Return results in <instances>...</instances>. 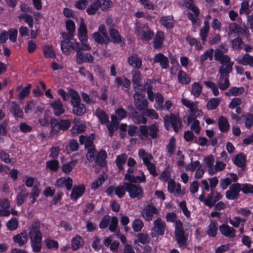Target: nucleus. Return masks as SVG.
Here are the masks:
<instances>
[{
  "instance_id": "nucleus-36",
  "label": "nucleus",
  "mask_w": 253,
  "mask_h": 253,
  "mask_svg": "<svg viewBox=\"0 0 253 253\" xmlns=\"http://www.w3.org/2000/svg\"><path fill=\"white\" fill-rule=\"evenodd\" d=\"M84 244V241L80 236H76L71 241V248L73 250L76 251L82 247Z\"/></svg>"
},
{
  "instance_id": "nucleus-5",
  "label": "nucleus",
  "mask_w": 253,
  "mask_h": 253,
  "mask_svg": "<svg viewBox=\"0 0 253 253\" xmlns=\"http://www.w3.org/2000/svg\"><path fill=\"white\" fill-rule=\"evenodd\" d=\"M134 29L135 35L138 39L142 41H149L154 37V31L146 24L137 22L134 24Z\"/></svg>"
},
{
  "instance_id": "nucleus-29",
  "label": "nucleus",
  "mask_w": 253,
  "mask_h": 253,
  "mask_svg": "<svg viewBox=\"0 0 253 253\" xmlns=\"http://www.w3.org/2000/svg\"><path fill=\"white\" fill-rule=\"evenodd\" d=\"M126 180H127L130 183H142L146 181V177L144 174L142 172L139 176H134L132 174L126 173L125 176Z\"/></svg>"
},
{
  "instance_id": "nucleus-14",
  "label": "nucleus",
  "mask_w": 253,
  "mask_h": 253,
  "mask_svg": "<svg viewBox=\"0 0 253 253\" xmlns=\"http://www.w3.org/2000/svg\"><path fill=\"white\" fill-rule=\"evenodd\" d=\"M126 191L125 182L122 185H119L117 186H110L107 190V193L108 195L112 196L115 194L118 197H123Z\"/></svg>"
},
{
  "instance_id": "nucleus-63",
  "label": "nucleus",
  "mask_w": 253,
  "mask_h": 253,
  "mask_svg": "<svg viewBox=\"0 0 253 253\" xmlns=\"http://www.w3.org/2000/svg\"><path fill=\"white\" fill-rule=\"evenodd\" d=\"M126 115V111L123 107H120L116 110L114 116L116 118V121H118V120L120 121L125 118Z\"/></svg>"
},
{
  "instance_id": "nucleus-38",
  "label": "nucleus",
  "mask_w": 253,
  "mask_h": 253,
  "mask_svg": "<svg viewBox=\"0 0 253 253\" xmlns=\"http://www.w3.org/2000/svg\"><path fill=\"white\" fill-rule=\"evenodd\" d=\"M77 165V161L73 160L63 164L61 166L62 171L65 174L70 173Z\"/></svg>"
},
{
  "instance_id": "nucleus-34",
  "label": "nucleus",
  "mask_w": 253,
  "mask_h": 253,
  "mask_svg": "<svg viewBox=\"0 0 253 253\" xmlns=\"http://www.w3.org/2000/svg\"><path fill=\"white\" fill-rule=\"evenodd\" d=\"M218 125L221 132H227L230 127L229 123L225 117H220L218 120Z\"/></svg>"
},
{
  "instance_id": "nucleus-4",
  "label": "nucleus",
  "mask_w": 253,
  "mask_h": 253,
  "mask_svg": "<svg viewBox=\"0 0 253 253\" xmlns=\"http://www.w3.org/2000/svg\"><path fill=\"white\" fill-rule=\"evenodd\" d=\"M63 40L61 42V48L64 53H68L71 49L75 50H88L91 47L87 43L81 45L79 42L72 41L73 34L62 33Z\"/></svg>"
},
{
  "instance_id": "nucleus-13",
  "label": "nucleus",
  "mask_w": 253,
  "mask_h": 253,
  "mask_svg": "<svg viewBox=\"0 0 253 253\" xmlns=\"http://www.w3.org/2000/svg\"><path fill=\"white\" fill-rule=\"evenodd\" d=\"M165 222L161 218L158 217L154 223V227L152 229V237H156L163 235L165 232Z\"/></svg>"
},
{
  "instance_id": "nucleus-55",
  "label": "nucleus",
  "mask_w": 253,
  "mask_h": 253,
  "mask_svg": "<svg viewBox=\"0 0 253 253\" xmlns=\"http://www.w3.org/2000/svg\"><path fill=\"white\" fill-rule=\"evenodd\" d=\"M106 153L105 151H100L97 155L96 162L100 166L104 167L106 165Z\"/></svg>"
},
{
  "instance_id": "nucleus-33",
  "label": "nucleus",
  "mask_w": 253,
  "mask_h": 253,
  "mask_svg": "<svg viewBox=\"0 0 253 253\" xmlns=\"http://www.w3.org/2000/svg\"><path fill=\"white\" fill-rule=\"evenodd\" d=\"M178 83L182 84H188L191 81V78L183 70H179L177 74Z\"/></svg>"
},
{
  "instance_id": "nucleus-18",
  "label": "nucleus",
  "mask_w": 253,
  "mask_h": 253,
  "mask_svg": "<svg viewBox=\"0 0 253 253\" xmlns=\"http://www.w3.org/2000/svg\"><path fill=\"white\" fill-rule=\"evenodd\" d=\"M159 210L152 205L147 206L142 211V215L147 221L152 220L154 214H157Z\"/></svg>"
},
{
  "instance_id": "nucleus-23",
  "label": "nucleus",
  "mask_w": 253,
  "mask_h": 253,
  "mask_svg": "<svg viewBox=\"0 0 253 253\" xmlns=\"http://www.w3.org/2000/svg\"><path fill=\"white\" fill-rule=\"evenodd\" d=\"M85 191V186L83 184L75 185L71 193V198L73 200H77L81 197Z\"/></svg>"
},
{
  "instance_id": "nucleus-30",
  "label": "nucleus",
  "mask_w": 253,
  "mask_h": 253,
  "mask_svg": "<svg viewBox=\"0 0 253 253\" xmlns=\"http://www.w3.org/2000/svg\"><path fill=\"white\" fill-rule=\"evenodd\" d=\"M237 61L239 64L243 65H249L253 67V57L248 54H245L243 56H239Z\"/></svg>"
},
{
  "instance_id": "nucleus-43",
  "label": "nucleus",
  "mask_w": 253,
  "mask_h": 253,
  "mask_svg": "<svg viewBox=\"0 0 253 253\" xmlns=\"http://www.w3.org/2000/svg\"><path fill=\"white\" fill-rule=\"evenodd\" d=\"M244 90L243 87H233L225 92V94L228 96H238L242 94Z\"/></svg>"
},
{
  "instance_id": "nucleus-15",
  "label": "nucleus",
  "mask_w": 253,
  "mask_h": 253,
  "mask_svg": "<svg viewBox=\"0 0 253 253\" xmlns=\"http://www.w3.org/2000/svg\"><path fill=\"white\" fill-rule=\"evenodd\" d=\"M78 38L82 44L87 42V29L84 20L81 18L80 27L78 30Z\"/></svg>"
},
{
  "instance_id": "nucleus-48",
  "label": "nucleus",
  "mask_w": 253,
  "mask_h": 253,
  "mask_svg": "<svg viewBox=\"0 0 253 253\" xmlns=\"http://www.w3.org/2000/svg\"><path fill=\"white\" fill-rule=\"evenodd\" d=\"M202 90V86L198 83H194L191 85V93L195 97H198Z\"/></svg>"
},
{
  "instance_id": "nucleus-49",
  "label": "nucleus",
  "mask_w": 253,
  "mask_h": 253,
  "mask_svg": "<svg viewBox=\"0 0 253 253\" xmlns=\"http://www.w3.org/2000/svg\"><path fill=\"white\" fill-rule=\"evenodd\" d=\"M181 102L184 106L189 109L191 113L195 111L197 107L198 103L197 102H194L186 98H182L181 99Z\"/></svg>"
},
{
  "instance_id": "nucleus-6",
  "label": "nucleus",
  "mask_w": 253,
  "mask_h": 253,
  "mask_svg": "<svg viewBox=\"0 0 253 253\" xmlns=\"http://www.w3.org/2000/svg\"><path fill=\"white\" fill-rule=\"evenodd\" d=\"M71 97V104L73 106V113L78 116L83 115L85 111L84 105L81 103V98L78 93L73 89L69 90Z\"/></svg>"
},
{
  "instance_id": "nucleus-10",
  "label": "nucleus",
  "mask_w": 253,
  "mask_h": 253,
  "mask_svg": "<svg viewBox=\"0 0 253 253\" xmlns=\"http://www.w3.org/2000/svg\"><path fill=\"white\" fill-rule=\"evenodd\" d=\"M194 1V0H183L185 7H188L195 14V15H193L191 13H188V18L191 20L194 25L199 26L201 24V22L198 18L199 10L197 7L193 5Z\"/></svg>"
},
{
  "instance_id": "nucleus-46",
  "label": "nucleus",
  "mask_w": 253,
  "mask_h": 253,
  "mask_svg": "<svg viewBox=\"0 0 253 253\" xmlns=\"http://www.w3.org/2000/svg\"><path fill=\"white\" fill-rule=\"evenodd\" d=\"M132 74V81L134 84L137 85V86L134 87V89L136 88H139L140 90H142L141 86H140V82L141 81V74L139 71L134 70L131 72Z\"/></svg>"
},
{
  "instance_id": "nucleus-42",
  "label": "nucleus",
  "mask_w": 253,
  "mask_h": 253,
  "mask_svg": "<svg viewBox=\"0 0 253 253\" xmlns=\"http://www.w3.org/2000/svg\"><path fill=\"white\" fill-rule=\"evenodd\" d=\"M214 158L212 155H209L205 157L204 159V163L205 167L207 168L209 174H211L210 171L211 169H212L214 167Z\"/></svg>"
},
{
  "instance_id": "nucleus-37",
  "label": "nucleus",
  "mask_w": 253,
  "mask_h": 253,
  "mask_svg": "<svg viewBox=\"0 0 253 253\" xmlns=\"http://www.w3.org/2000/svg\"><path fill=\"white\" fill-rule=\"evenodd\" d=\"M93 38L95 42L100 44H107L110 41L108 36L102 35L96 32L93 34Z\"/></svg>"
},
{
  "instance_id": "nucleus-16",
  "label": "nucleus",
  "mask_w": 253,
  "mask_h": 253,
  "mask_svg": "<svg viewBox=\"0 0 253 253\" xmlns=\"http://www.w3.org/2000/svg\"><path fill=\"white\" fill-rule=\"evenodd\" d=\"M168 189L170 193H173L177 197L181 196L184 194L183 190L181 188L180 184L179 183L176 184L175 181L172 179L169 180Z\"/></svg>"
},
{
  "instance_id": "nucleus-35",
  "label": "nucleus",
  "mask_w": 253,
  "mask_h": 253,
  "mask_svg": "<svg viewBox=\"0 0 253 253\" xmlns=\"http://www.w3.org/2000/svg\"><path fill=\"white\" fill-rule=\"evenodd\" d=\"M128 64L133 67L139 69L141 67L142 61L136 54H133L128 58Z\"/></svg>"
},
{
  "instance_id": "nucleus-27",
  "label": "nucleus",
  "mask_w": 253,
  "mask_h": 253,
  "mask_svg": "<svg viewBox=\"0 0 253 253\" xmlns=\"http://www.w3.org/2000/svg\"><path fill=\"white\" fill-rule=\"evenodd\" d=\"M10 206L9 201L3 198L0 200V208L2 209H0V216H8L10 213V211L8 210Z\"/></svg>"
},
{
  "instance_id": "nucleus-56",
  "label": "nucleus",
  "mask_w": 253,
  "mask_h": 253,
  "mask_svg": "<svg viewBox=\"0 0 253 253\" xmlns=\"http://www.w3.org/2000/svg\"><path fill=\"white\" fill-rule=\"evenodd\" d=\"M115 83L117 85L122 86L123 88H128L131 84L130 81L126 78L123 80L120 77L115 79Z\"/></svg>"
},
{
  "instance_id": "nucleus-60",
  "label": "nucleus",
  "mask_w": 253,
  "mask_h": 253,
  "mask_svg": "<svg viewBox=\"0 0 253 253\" xmlns=\"http://www.w3.org/2000/svg\"><path fill=\"white\" fill-rule=\"evenodd\" d=\"M226 165V164L223 162L220 161H217L215 163V165H214L213 169H210V171L211 172V175H213L216 173L217 171L223 170L225 168Z\"/></svg>"
},
{
  "instance_id": "nucleus-7",
  "label": "nucleus",
  "mask_w": 253,
  "mask_h": 253,
  "mask_svg": "<svg viewBox=\"0 0 253 253\" xmlns=\"http://www.w3.org/2000/svg\"><path fill=\"white\" fill-rule=\"evenodd\" d=\"M125 186L130 198L140 199L144 197V191L140 185L128 182H125Z\"/></svg>"
},
{
  "instance_id": "nucleus-19",
  "label": "nucleus",
  "mask_w": 253,
  "mask_h": 253,
  "mask_svg": "<svg viewBox=\"0 0 253 253\" xmlns=\"http://www.w3.org/2000/svg\"><path fill=\"white\" fill-rule=\"evenodd\" d=\"M58 187H65L67 190H71L73 185V180L70 177H61L57 179L55 183Z\"/></svg>"
},
{
  "instance_id": "nucleus-32",
  "label": "nucleus",
  "mask_w": 253,
  "mask_h": 253,
  "mask_svg": "<svg viewBox=\"0 0 253 253\" xmlns=\"http://www.w3.org/2000/svg\"><path fill=\"white\" fill-rule=\"evenodd\" d=\"M229 28V31L228 35L230 38L234 37L235 36L234 35L235 34L239 35L240 34H242L243 32L244 31L239 25L235 23L230 24Z\"/></svg>"
},
{
  "instance_id": "nucleus-1",
  "label": "nucleus",
  "mask_w": 253,
  "mask_h": 253,
  "mask_svg": "<svg viewBox=\"0 0 253 253\" xmlns=\"http://www.w3.org/2000/svg\"><path fill=\"white\" fill-rule=\"evenodd\" d=\"M228 50V46L225 44H222L219 48L215 50L214 59L218 61L221 66L219 69L220 75L219 80L218 82V86L221 90L227 89L230 85L229 81L227 79H225V84L222 83L223 77L225 74L230 73L232 70L233 62L231 61L229 56L224 55Z\"/></svg>"
},
{
  "instance_id": "nucleus-53",
  "label": "nucleus",
  "mask_w": 253,
  "mask_h": 253,
  "mask_svg": "<svg viewBox=\"0 0 253 253\" xmlns=\"http://www.w3.org/2000/svg\"><path fill=\"white\" fill-rule=\"evenodd\" d=\"M138 154L139 157L142 160L144 164L151 161L153 159V157L151 154L146 152L143 149L139 150Z\"/></svg>"
},
{
  "instance_id": "nucleus-22",
  "label": "nucleus",
  "mask_w": 253,
  "mask_h": 253,
  "mask_svg": "<svg viewBox=\"0 0 253 253\" xmlns=\"http://www.w3.org/2000/svg\"><path fill=\"white\" fill-rule=\"evenodd\" d=\"M50 106L52 108L55 116H58L64 113L65 109L60 99L54 100L50 103Z\"/></svg>"
},
{
  "instance_id": "nucleus-50",
  "label": "nucleus",
  "mask_w": 253,
  "mask_h": 253,
  "mask_svg": "<svg viewBox=\"0 0 253 253\" xmlns=\"http://www.w3.org/2000/svg\"><path fill=\"white\" fill-rule=\"evenodd\" d=\"M181 102L184 106L189 109L191 113L195 111L197 107L198 103L197 102H194L186 98H182L181 99Z\"/></svg>"
},
{
  "instance_id": "nucleus-17",
  "label": "nucleus",
  "mask_w": 253,
  "mask_h": 253,
  "mask_svg": "<svg viewBox=\"0 0 253 253\" xmlns=\"http://www.w3.org/2000/svg\"><path fill=\"white\" fill-rule=\"evenodd\" d=\"M241 189V184L239 183L232 184L230 189L226 192V197L228 199L233 200L237 199Z\"/></svg>"
},
{
  "instance_id": "nucleus-58",
  "label": "nucleus",
  "mask_w": 253,
  "mask_h": 253,
  "mask_svg": "<svg viewBox=\"0 0 253 253\" xmlns=\"http://www.w3.org/2000/svg\"><path fill=\"white\" fill-rule=\"evenodd\" d=\"M221 99L219 98H213L211 99L207 104L208 109L213 110L216 109L219 104Z\"/></svg>"
},
{
  "instance_id": "nucleus-45",
  "label": "nucleus",
  "mask_w": 253,
  "mask_h": 253,
  "mask_svg": "<svg viewBox=\"0 0 253 253\" xmlns=\"http://www.w3.org/2000/svg\"><path fill=\"white\" fill-rule=\"evenodd\" d=\"M50 124L51 128L50 133L51 135H54L61 130L58 121L56 119H51L50 120Z\"/></svg>"
},
{
  "instance_id": "nucleus-40",
  "label": "nucleus",
  "mask_w": 253,
  "mask_h": 253,
  "mask_svg": "<svg viewBox=\"0 0 253 253\" xmlns=\"http://www.w3.org/2000/svg\"><path fill=\"white\" fill-rule=\"evenodd\" d=\"M164 40V34L160 31L157 32L153 41L154 47L156 48L161 47L163 45Z\"/></svg>"
},
{
  "instance_id": "nucleus-8",
  "label": "nucleus",
  "mask_w": 253,
  "mask_h": 253,
  "mask_svg": "<svg viewBox=\"0 0 253 253\" xmlns=\"http://www.w3.org/2000/svg\"><path fill=\"white\" fill-rule=\"evenodd\" d=\"M134 105L139 110L144 109L148 106V101L145 97V91L144 89L140 90L139 88L135 89L134 94Z\"/></svg>"
},
{
  "instance_id": "nucleus-41",
  "label": "nucleus",
  "mask_w": 253,
  "mask_h": 253,
  "mask_svg": "<svg viewBox=\"0 0 253 253\" xmlns=\"http://www.w3.org/2000/svg\"><path fill=\"white\" fill-rule=\"evenodd\" d=\"M42 50L45 57L51 58H54L55 57V51L52 46L45 45L43 47Z\"/></svg>"
},
{
  "instance_id": "nucleus-25",
  "label": "nucleus",
  "mask_w": 253,
  "mask_h": 253,
  "mask_svg": "<svg viewBox=\"0 0 253 253\" xmlns=\"http://www.w3.org/2000/svg\"><path fill=\"white\" fill-rule=\"evenodd\" d=\"M14 243L17 244L19 246L25 245L28 240V236L26 231H23L20 233L14 236L13 238Z\"/></svg>"
},
{
  "instance_id": "nucleus-24",
  "label": "nucleus",
  "mask_w": 253,
  "mask_h": 253,
  "mask_svg": "<svg viewBox=\"0 0 253 253\" xmlns=\"http://www.w3.org/2000/svg\"><path fill=\"white\" fill-rule=\"evenodd\" d=\"M153 62L159 63L163 69H167L169 66L168 58L163 54L159 53L155 55L153 58Z\"/></svg>"
},
{
  "instance_id": "nucleus-59",
  "label": "nucleus",
  "mask_w": 253,
  "mask_h": 253,
  "mask_svg": "<svg viewBox=\"0 0 253 253\" xmlns=\"http://www.w3.org/2000/svg\"><path fill=\"white\" fill-rule=\"evenodd\" d=\"M109 34L111 38V41L114 42L119 43L121 42V37L118 31L111 28L109 31Z\"/></svg>"
},
{
  "instance_id": "nucleus-47",
  "label": "nucleus",
  "mask_w": 253,
  "mask_h": 253,
  "mask_svg": "<svg viewBox=\"0 0 253 253\" xmlns=\"http://www.w3.org/2000/svg\"><path fill=\"white\" fill-rule=\"evenodd\" d=\"M10 112L15 118H22L23 116L22 110H21L19 106L15 102L12 103Z\"/></svg>"
},
{
  "instance_id": "nucleus-39",
  "label": "nucleus",
  "mask_w": 253,
  "mask_h": 253,
  "mask_svg": "<svg viewBox=\"0 0 253 253\" xmlns=\"http://www.w3.org/2000/svg\"><path fill=\"white\" fill-rule=\"evenodd\" d=\"M209 29L210 27L208 21H205L204 25L200 30V37L203 43H204L206 41Z\"/></svg>"
},
{
  "instance_id": "nucleus-3",
  "label": "nucleus",
  "mask_w": 253,
  "mask_h": 253,
  "mask_svg": "<svg viewBox=\"0 0 253 253\" xmlns=\"http://www.w3.org/2000/svg\"><path fill=\"white\" fill-rule=\"evenodd\" d=\"M41 223L39 221H34L28 227V236L30 240L33 251L38 253L42 249V234L40 230Z\"/></svg>"
},
{
  "instance_id": "nucleus-21",
  "label": "nucleus",
  "mask_w": 253,
  "mask_h": 253,
  "mask_svg": "<svg viewBox=\"0 0 253 253\" xmlns=\"http://www.w3.org/2000/svg\"><path fill=\"white\" fill-rule=\"evenodd\" d=\"M219 230L220 233L227 237L233 238L235 236L236 230L228 225L223 224L219 226Z\"/></svg>"
},
{
  "instance_id": "nucleus-64",
  "label": "nucleus",
  "mask_w": 253,
  "mask_h": 253,
  "mask_svg": "<svg viewBox=\"0 0 253 253\" xmlns=\"http://www.w3.org/2000/svg\"><path fill=\"white\" fill-rule=\"evenodd\" d=\"M85 130V125L83 124H75L72 127L71 131L73 134H78L83 132Z\"/></svg>"
},
{
  "instance_id": "nucleus-26",
  "label": "nucleus",
  "mask_w": 253,
  "mask_h": 253,
  "mask_svg": "<svg viewBox=\"0 0 253 253\" xmlns=\"http://www.w3.org/2000/svg\"><path fill=\"white\" fill-rule=\"evenodd\" d=\"M221 196L217 192H214L213 191L209 195L208 198L205 200V204L209 207H212L214 203L220 199Z\"/></svg>"
},
{
  "instance_id": "nucleus-20",
  "label": "nucleus",
  "mask_w": 253,
  "mask_h": 253,
  "mask_svg": "<svg viewBox=\"0 0 253 253\" xmlns=\"http://www.w3.org/2000/svg\"><path fill=\"white\" fill-rule=\"evenodd\" d=\"M76 60L78 64H82L84 62L92 63L93 61L94 58L90 54L84 53L78 50L76 54Z\"/></svg>"
},
{
  "instance_id": "nucleus-61",
  "label": "nucleus",
  "mask_w": 253,
  "mask_h": 253,
  "mask_svg": "<svg viewBox=\"0 0 253 253\" xmlns=\"http://www.w3.org/2000/svg\"><path fill=\"white\" fill-rule=\"evenodd\" d=\"M28 196V192L22 190L21 192L17 194L16 197V202L17 205H20L22 204L26 201Z\"/></svg>"
},
{
  "instance_id": "nucleus-54",
  "label": "nucleus",
  "mask_w": 253,
  "mask_h": 253,
  "mask_svg": "<svg viewBox=\"0 0 253 253\" xmlns=\"http://www.w3.org/2000/svg\"><path fill=\"white\" fill-rule=\"evenodd\" d=\"M95 115L102 124H106L108 121V116L103 110L99 109H97L95 111Z\"/></svg>"
},
{
  "instance_id": "nucleus-57",
  "label": "nucleus",
  "mask_w": 253,
  "mask_h": 253,
  "mask_svg": "<svg viewBox=\"0 0 253 253\" xmlns=\"http://www.w3.org/2000/svg\"><path fill=\"white\" fill-rule=\"evenodd\" d=\"M59 166L58 161L55 159L47 161L46 162V168L50 170L56 171L59 168Z\"/></svg>"
},
{
  "instance_id": "nucleus-9",
  "label": "nucleus",
  "mask_w": 253,
  "mask_h": 253,
  "mask_svg": "<svg viewBox=\"0 0 253 253\" xmlns=\"http://www.w3.org/2000/svg\"><path fill=\"white\" fill-rule=\"evenodd\" d=\"M139 137L142 139H146L149 136L152 138L156 137L159 129L157 125L153 124L149 126H141L139 128Z\"/></svg>"
},
{
  "instance_id": "nucleus-31",
  "label": "nucleus",
  "mask_w": 253,
  "mask_h": 253,
  "mask_svg": "<svg viewBox=\"0 0 253 253\" xmlns=\"http://www.w3.org/2000/svg\"><path fill=\"white\" fill-rule=\"evenodd\" d=\"M218 222L216 220H211L208 225L207 233L209 236L214 237L217 233Z\"/></svg>"
},
{
  "instance_id": "nucleus-52",
  "label": "nucleus",
  "mask_w": 253,
  "mask_h": 253,
  "mask_svg": "<svg viewBox=\"0 0 253 253\" xmlns=\"http://www.w3.org/2000/svg\"><path fill=\"white\" fill-rule=\"evenodd\" d=\"M161 24L164 26L169 28L173 26V20L171 16H163L160 20Z\"/></svg>"
},
{
  "instance_id": "nucleus-12",
  "label": "nucleus",
  "mask_w": 253,
  "mask_h": 253,
  "mask_svg": "<svg viewBox=\"0 0 253 253\" xmlns=\"http://www.w3.org/2000/svg\"><path fill=\"white\" fill-rule=\"evenodd\" d=\"M147 94L150 101H153L155 100V103L154 105V107L158 110H163V103L164 99L163 95L159 92L154 94L152 91V87L150 86L147 87Z\"/></svg>"
},
{
  "instance_id": "nucleus-11",
  "label": "nucleus",
  "mask_w": 253,
  "mask_h": 253,
  "mask_svg": "<svg viewBox=\"0 0 253 253\" xmlns=\"http://www.w3.org/2000/svg\"><path fill=\"white\" fill-rule=\"evenodd\" d=\"M165 126L167 129L170 128L172 126L173 130L175 132H177L182 125L181 121L180 119L173 114H170L169 116H166L164 118Z\"/></svg>"
},
{
  "instance_id": "nucleus-62",
  "label": "nucleus",
  "mask_w": 253,
  "mask_h": 253,
  "mask_svg": "<svg viewBox=\"0 0 253 253\" xmlns=\"http://www.w3.org/2000/svg\"><path fill=\"white\" fill-rule=\"evenodd\" d=\"M168 153L170 156L172 155L176 149L175 139L174 137H171L169 141V144L167 146Z\"/></svg>"
},
{
  "instance_id": "nucleus-44",
  "label": "nucleus",
  "mask_w": 253,
  "mask_h": 253,
  "mask_svg": "<svg viewBox=\"0 0 253 253\" xmlns=\"http://www.w3.org/2000/svg\"><path fill=\"white\" fill-rule=\"evenodd\" d=\"M186 40L191 46H194L196 50H199L202 48V46L200 41L190 36H187L186 37Z\"/></svg>"
},
{
  "instance_id": "nucleus-28",
  "label": "nucleus",
  "mask_w": 253,
  "mask_h": 253,
  "mask_svg": "<svg viewBox=\"0 0 253 253\" xmlns=\"http://www.w3.org/2000/svg\"><path fill=\"white\" fill-rule=\"evenodd\" d=\"M94 138V135L91 134L89 136L86 137L84 135H81L79 137V141L81 144H84L86 149L94 148L92 144Z\"/></svg>"
},
{
  "instance_id": "nucleus-2",
  "label": "nucleus",
  "mask_w": 253,
  "mask_h": 253,
  "mask_svg": "<svg viewBox=\"0 0 253 253\" xmlns=\"http://www.w3.org/2000/svg\"><path fill=\"white\" fill-rule=\"evenodd\" d=\"M89 2L90 4L86 10L89 15L94 14L99 8L102 10H106L109 8L112 4L110 0H81L75 3V6L78 9H84Z\"/></svg>"
},
{
  "instance_id": "nucleus-51",
  "label": "nucleus",
  "mask_w": 253,
  "mask_h": 253,
  "mask_svg": "<svg viewBox=\"0 0 253 253\" xmlns=\"http://www.w3.org/2000/svg\"><path fill=\"white\" fill-rule=\"evenodd\" d=\"M181 102L184 106L189 109L191 113L195 111L197 107L198 103L197 102H194L186 98H182L181 99Z\"/></svg>"
}]
</instances>
